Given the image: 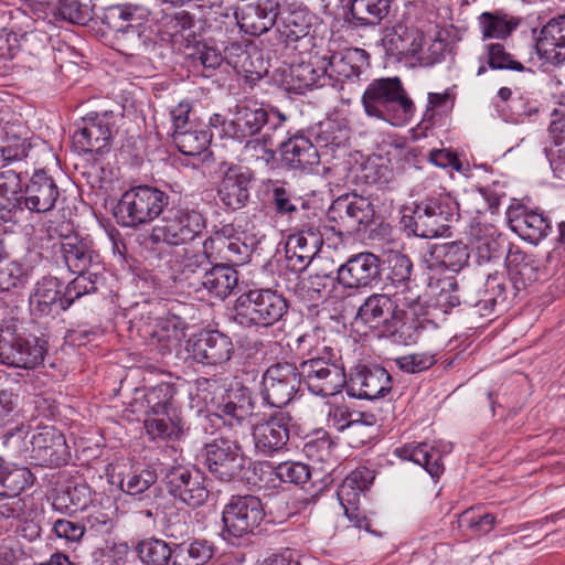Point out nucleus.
<instances>
[{"instance_id": "nucleus-1", "label": "nucleus", "mask_w": 565, "mask_h": 565, "mask_svg": "<svg viewBox=\"0 0 565 565\" xmlns=\"http://www.w3.org/2000/svg\"><path fill=\"white\" fill-rule=\"evenodd\" d=\"M361 103L369 117L393 126L406 125L415 113V105L397 76L373 79L365 88Z\"/></svg>"}, {"instance_id": "nucleus-2", "label": "nucleus", "mask_w": 565, "mask_h": 565, "mask_svg": "<svg viewBox=\"0 0 565 565\" xmlns=\"http://www.w3.org/2000/svg\"><path fill=\"white\" fill-rule=\"evenodd\" d=\"M53 256L76 277L72 281L81 282V290L87 295L95 294L98 284L104 280L105 265L94 243L82 236L68 237L64 243L52 245Z\"/></svg>"}, {"instance_id": "nucleus-3", "label": "nucleus", "mask_w": 565, "mask_h": 565, "mask_svg": "<svg viewBox=\"0 0 565 565\" xmlns=\"http://www.w3.org/2000/svg\"><path fill=\"white\" fill-rule=\"evenodd\" d=\"M458 217V205L449 193L439 189L415 203L412 215H404L402 223L412 234L423 238L446 235L450 223Z\"/></svg>"}, {"instance_id": "nucleus-4", "label": "nucleus", "mask_w": 565, "mask_h": 565, "mask_svg": "<svg viewBox=\"0 0 565 565\" xmlns=\"http://www.w3.org/2000/svg\"><path fill=\"white\" fill-rule=\"evenodd\" d=\"M297 367L300 383L317 396H334L347 383L345 370L338 352L328 345L310 350L309 358Z\"/></svg>"}, {"instance_id": "nucleus-5", "label": "nucleus", "mask_w": 565, "mask_h": 565, "mask_svg": "<svg viewBox=\"0 0 565 565\" xmlns=\"http://www.w3.org/2000/svg\"><path fill=\"white\" fill-rule=\"evenodd\" d=\"M288 312V301L271 288H254L243 292L235 303L234 321L244 328H269Z\"/></svg>"}, {"instance_id": "nucleus-6", "label": "nucleus", "mask_w": 565, "mask_h": 565, "mask_svg": "<svg viewBox=\"0 0 565 565\" xmlns=\"http://www.w3.org/2000/svg\"><path fill=\"white\" fill-rule=\"evenodd\" d=\"M170 205V195L151 185L134 186L121 195L114 216L124 227H138L163 215Z\"/></svg>"}, {"instance_id": "nucleus-7", "label": "nucleus", "mask_w": 565, "mask_h": 565, "mask_svg": "<svg viewBox=\"0 0 565 565\" xmlns=\"http://www.w3.org/2000/svg\"><path fill=\"white\" fill-rule=\"evenodd\" d=\"M205 227L206 218L199 210L169 205L160 223L152 227L149 239L153 244L180 246L195 241Z\"/></svg>"}, {"instance_id": "nucleus-8", "label": "nucleus", "mask_w": 565, "mask_h": 565, "mask_svg": "<svg viewBox=\"0 0 565 565\" xmlns=\"http://www.w3.org/2000/svg\"><path fill=\"white\" fill-rule=\"evenodd\" d=\"M287 116L275 107L237 104L226 125V136L239 143L264 132L284 130Z\"/></svg>"}, {"instance_id": "nucleus-9", "label": "nucleus", "mask_w": 565, "mask_h": 565, "mask_svg": "<svg viewBox=\"0 0 565 565\" xmlns=\"http://www.w3.org/2000/svg\"><path fill=\"white\" fill-rule=\"evenodd\" d=\"M70 281L65 287L63 281L53 276H43L36 281L30 295V305L35 316H58L66 311L76 300L86 296L81 290V282Z\"/></svg>"}, {"instance_id": "nucleus-10", "label": "nucleus", "mask_w": 565, "mask_h": 565, "mask_svg": "<svg viewBox=\"0 0 565 565\" xmlns=\"http://www.w3.org/2000/svg\"><path fill=\"white\" fill-rule=\"evenodd\" d=\"M204 466L216 479L225 482L241 477L245 466V456L239 437L221 435L203 447Z\"/></svg>"}, {"instance_id": "nucleus-11", "label": "nucleus", "mask_w": 565, "mask_h": 565, "mask_svg": "<svg viewBox=\"0 0 565 565\" xmlns=\"http://www.w3.org/2000/svg\"><path fill=\"white\" fill-rule=\"evenodd\" d=\"M264 519L265 511L259 498L233 495L222 512L225 539L236 540L254 534Z\"/></svg>"}, {"instance_id": "nucleus-12", "label": "nucleus", "mask_w": 565, "mask_h": 565, "mask_svg": "<svg viewBox=\"0 0 565 565\" xmlns=\"http://www.w3.org/2000/svg\"><path fill=\"white\" fill-rule=\"evenodd\" d=\"M255 402L252 391L236 384L226 390L216 403L215 416L223 423L224 428L236 437H244L249 430L248 418L253 415Z\"/></svg>"}, {"instance_id": "nucleus-13", "label": "nucleus", "mask_w": 565, "mask_h": 565, "mask_svg": "<svg viewBox=\"0 0 565 565\" xmlns=\"http://www.w3.org/2000/svg\"><path fill=\"white\" fill-rule=\"evenodd\" d=\"M113 111L90 113L75 122L73 146L78 153L102 154L110 147Z\"/></svg>"}, {"instance_id": "nucleus-14", "label": "nucleus", "mask_w": 565, "mask_h": 565, "mask_svg": "<svg viewBox=\"0 0 565 565\" xmlns=\"http://www.w3.org/2000/svg\"><path fill=\"white\" fill-rule=\"evenodd\" d=\"M163 482L171 497L190 508L203 505L209 498L210 492L200 470L172 466L164 473Z\"/></svg>"}, {"instance_id": "nucleus-15", "label": "nucleus", "mask_w": 565, "mask_h": 565, "mask_svg": "<svg viewBox=\"0 0 565 565\" xmlns=\"http://www.w3.org/2000/svg\"><path fill=\"white\" fill-rule=\"evenodd\" d=\"M186 351L195 362L215 366L231 359L234 345L225 333L215 329H202L189 338Z\"/></svg>"}, {"instance_id": "nucleus-16", "label": "nucleus", "mask_w": 565, "mask_h": 565, "mask_svg": "<svg viewBox=\"0 0 565 565\" xmlns=\"http://www.w3.org/2000/svg\"><path fill=\"white\" fill-rule=\"evenodd\" d=\"M300 384L298 367L295 364H273L263 375V398L271 407L281 408L291 402Z\"/></svg>"}, {"instance_id": "nucleus-17", "label": "nucleus", "mask_w": 565, "mask_h": 565, "mask_svg": "<svg viewBox=\"0 0 565 565\" xmlns=\"http://www.w3.org/2000/svg\"><path fill=\"white\" fill-rule=\"evenodd\" d=\"M391 374L380 365H356L347 379L349 396L374 401L385 397L393 387Z\"/></svg>"}, {"instance_id": "nucleus-18", "label": "nucleus", "mask_w": 565, "mask_h": 565, "mask_svg": "<svg viewBox=\"0 0 565 565\" xmlns=\"http://www.w3.org/2000/svg\"><path fill=\"white\" fill-rule=\"evenodd\" d=\"M221 180L216 188V196L221 204L230 211H237L246 206L250 198L252 173L248 169L222 162L220 167Z\"/></svg>"}, {"instance_id": "nucleus-19", "label": "nucleus", "mask_w": 565, "mask_h": 565, "mask_svg": "<svg viewBox=\"0 0 565 565\" xmlns=\"http://www.w3.org/2000/svg\"><path fill=\"white\" fill-rule=\"evenodd\" d=\"M30 458L40 467L56 468L71 459L70 448L64 435L53 427H44L31 439Z\"/></svg>"}, {"instance_id": "nucleus-20", "label": "nucleus", "mask_w": 565, "mask_h": 565, "mask_svg": "<svg viewBox=\"0 0 565 565\" xmlns=\"http://www.w3.org/2000/svg\"><path fill=\"white\" fill-rule=\"evenodd\" d=\"M291 417L286 412H275L267 419L252 426L255 449L264 456H273L282 450L289 440Z\"/></svg>"}, {"instance_id": "nucleus-21", "label": "nucleus", "mask_w": 565, "mask_h": 565, "mask_svg": "<svg viewBox=\"0 0 565 565\" xmlns=\"http://www.w3.org/2000/svg\"><path fill=\"white\" fill-rule=\"evenodd\" d=\"M239 274L230 264L212 265L209 271L203 273L201 280L192 284L193 294L200 298L225 300L238 287Z\"/></svg>"}, {"instance_id": "nucleus-22", "label": "nucleus", "mask_w": 565, "mask_h": 565, "mask_svg": "<svg viewBox=\"0 0 565 565\" xmlns=\"http://www.w3.org/2000/svg\"><path fill=\"white\" fill-rule=\"evenodd\" d=\"M380 278V259L370 252L352 255L337 270L335 280L345 289L372 286Z\"/></svg>"}, {"instance_id": "nucleus-23", "label": "nucleus", "mask_w": 565, "mask_h": 565, "mask_svg": "<svg viewBox=\"0 0 565 565\" xmlns=\"http://www.w3.org/2000/svg\"><path fill=\"white\" fill-rule=\"evenodd\" d=\"M184 322L179 319L141 318L138 333L149 345L154 347L162 355L171 353L182 337Z\"/></svg>"}, {"instance_id": "nucleus-24", "label": "nucleus", "mask_w": 565, "mask_h": 565, "mask_svg": "<svg viewBox=\"0 0 565 565\" xmlns=\"http://www.w3.org/2000/svg\"><path fill=\"white\" fill-rule=\"evenodd\" d=\"M60 195L55 180L45 170H35L24 186L23 210L33 213L52 211Z\"/></svg>"}, {"instance_id": "nucleus-25", "label": "nucleus", "mask_w": 565, "mask_h": 565, "mask_svg": "<svg viewBox=\"0 0 565 565\" xmlns=\"http://www.w3.org/2000/svg\"><path fill=\"white\" fill-rule=\"evenodd\" d=\"M288 138L279 143L281 160L289 169L303 171L320 163L321 152L307 131H288Z\"/></svg>"}, {"instance_id": "nucleus-26", "label": "nucleus", "mask_w": 565, "mask_h": 565, "mask_svg": "<svg viewBox=\"0 0 565 565\" xmlns=\"http://www.w3.org/2000/svg\"><path fill=\"white\" fill-rule=\"evenodd\" d=\"M1 130L0 167L4 168L25 159L33 143L32 131L19 120L4 122Z\"/></svg>"}, {"instance_id": "nucleus-27", "label": "nucleus", "mask_w": 565, "mask_h": 565, "mask_svg": "<svg viewBox=\"0 0 565 565\" xmlns=\"http://www.w3.org/2000/svg\"><path fill=\"white\" fill-rule=\"evenodd\" d=\"M508 221L510 228L531 244H537L552 231V223L547 216L523 205L509 209Z\"/></svg>"}, {"instance_id": "nucleus-28", "label": "nucleus", "mask_w": 565, "mask_h": 565, "mask_svg": "<svg viewBox=\"0 0 565 565\" xmlns=\"http://www.w3.org/2000/svg\"><path fill=\"white\" fill-rule=\"evenodd\" d=\"M505 265L514 295L526 289L539 279L540 260L533 254L522 250L516 245H510L505 256Z\"/></svg>"}, {"instance_id": "nucleus-29", "label": "nucleus", "mask_w": 565, "mask_h": 565, "mask_svg": "<svg viewBox=\"0 0 565 565\" xmlns=\"http://www.w3.org/2000/svg\"><path fill=\"white\" fill-rule=\"evenodd\" d=\"M323 58H326L328 72L331 74V84L329 85L332 87L337 86L340 78H359L370 65L369 53L358 47L333 52Z\"/></svg>"}, {"instance_id": "nucleus-30", "label": "nucleus", "mask_w": 565, "mask_h": 565, "mask_svg": "<svg viewBox=\"0 0 565 565\" xmlns=\"http://www.w3.org/2000/svg\"><path fill=\"white\" fill-rule=\"evenodd\" d=\"M279 17V0H258L242 9L238 25L247 34L259 36L269 31Z\"/></svg>"}, {"instance_id": "nucleus-31", "label": "nucleus", "mask_w": 565, "mask_h": 565, "mask_svg": "<svg viewBox=\"0 0 565 565\" xmlns=\"http://www.w3.org/2000/svg\"><path fill=\"white\" fill-rule=\"evenodd\" d=\"M23 185L21 174L14 170L0 172V224L18 223L23 212Z\"/></svg>"}, {"instance_id": "nucleus-32", "label": "nucleus", "mask_w": 565, "mask_h": 565, "mask_svg": "<svg viewBox=\"0 0 565 565\" xmlns=\"http://www.w3.org/2000/svg\"><path fill=\"white\" fill-rule=\"evenodd\" d=\"M289 77L290 88L299 94L331 84V74L323 56H315L309 62L291 65Z\"/></svg>"}, {"instance_id": "nucleus-33", "label": "nucleus", "mask_w": 565, "mask_h": 565, "mask_svg": "<svg viewBox=\"0 0 565 565\" xmlns=\"http://www.w3.org/2000/svg\"><path fill=\"white\" fill-rule=\"evenodd\" d=\"M536 51L553 63L565 61V13L553 17L543 25L536 40Z\"/></svg>"}, {"instance_id": "nucleus-34", "label": "nucleus", "mask_w": 565, "mask_h": 565, "mask_svg": "<svg viewBox=\"0 0 565 565\" xmlns=\"http://www.w3.org/2000/svg\"><path fill=\"white\" fill-rule=\"evenodd\" d=\"M402 315L396 310L392 297L384 294H373L359 307L358 318L372 328L383 327V332L391 323H396Z\"/></svg>"}, {"instance_id": "nucleus-35", "label": "nucleus", "mask_w": 565, "mask_h": 565, "mask_svg": "<svg viewBox=\"0 0 565 565\" xmlns=\"http://www.w3.org/2000/svg\"><path fill=\"white\" fill-rule=\"evenodd\" d=\"M6 365L34 369L44 361L46 342L38 338H23L14 333L10 342Z\"/></svg>"}, {"instance_id": "nucleus-36", "label": "nucleus", "mask_w": 565, "mask_h": 565, "mask_svg": "<svg viewBox=\"0 0 565 565\" xmlns=\"http://www.w3.org/2000/svg\"><path fill=\"white\" fill-rule=\"evenodd\" d=\"M392 0H350L347 20L356 28H374L388 17Z\"/></svg>"}, {"instance_id": "nucleus-37", "label": "nucleus", "mask_w": 565, "mask_h": 565, "mask_svg": "<svg viewBox=\"0 0 565 565\" xmlns=\"http://www.w3.org/2000/svg\"><path fill=\"white\" fill-rule=\"evenodd\" d=\"M561 116L553 119L548 127L551 146L545 148V154L554 175L565 179V105L555 109L553 116Z\"/></svg>"}, {"instance_id": "nucleus-38", "label": "nucleus", "mask_w": 565, "mask_h": 565, "mask_svg": "<svg viewBox=\"0 0 565 565\" xmlns=\"http://www.w3.org/2000/svg\"><path fill=\"white\" fill-rule=\"evenodd\" d=\"M424 35L415 28L395 24L383 39L384 47L393 55L415 56L423 46Z\"/></svg>"}, {"instance_id": "nucleus-39", "label": "nucleus", "mask_w": 565, "mask_h": 565, "mask_svg": "<svg viewBox=\"0 0 565 565\" xmlns=\"http://www.w3.org/2000/svg\"><path fill=\"white\" fill-rule=\"evenodd\" d=\"M394 454L401 459L409 460L422 466L433 479H438L444 472L439 450L426 443L404 445L396 448Z\"/></svg>"}, {"instance_id": "nucleus-40", "label": "nucleus", "mask_w": 565, "mask_h": 565, "mask_svg": "<svg viewBox=\"0 0 565 565\" xmlns=\"http://www.w3.org/2000/svg\"><path fill=\"white\" fill-rule=\"evenodd\" d=\"M318 250L317 237L311 236L306 241L300 234H290L285 245L286 265L290 270L301 273L309 266Z\"/></svg>"}, {"instance_id": "nucleus-41", "label": "nucleus", "mask_w": 565, "mask_h": 565, "mask_svg": "<svg viewBox=\"0 0 565 565\" xmlns=\"http://www.w3.org/2000/svg\"><path fill=\"white\" fill-rule=\"evenodd\" d=\"M143 427L151 440L178 439L183 433L180 412H167L162 415L146 413Z\"/></svg>"}, {"instance_id": "nucleus-42", "label": "nucleus", "mask_w": 565, "mask_h": 565, "mask_svg": "<svg viewBox=\"0 0 565 565\" xmlns=\"http://www.w3.org/2000/svg\"><path fill=\"white\" fill-rule=\"evenodd\" d=\"M373 480V471L366 467H359L344 478L338 488L337 497L345 512H348L350 507L358 504L361 494Z\"/></svg>"}, {"instance_id": "nucleus-43", "label": "nucleus", "mask_w": 565, "mask_h": 565, "mask_svg": "<svg viewBox=\"0 0 565 565\" xmlns=\"http://www.w3.org/2000/svg\"><path fill=\"white\" fill-rule=\"evenodd\" d=\"M278 31L287 42H296L309 33L311 17L300 7L290 9L279 4Z\"/></svg>"}, {"instance_id": "nucleus-44", "label": "nucleus", "mask_w": 565, "mask_h": 565, "mask_svg": "<svg viewBox=\"0 0 565 565\" xmlns=\"http://www.w3.org/2000/svg\"><path fill=\"white\" fill-rule=\"evenodd\" d=\"M177 393L175 384L169 382L145 387L142 396L146 405L145 414L162 415L167 412H180L175 405Z\"/></svg>"}, {"instance_id": "nucleus-45", "label": "nucleus", "mask_w": 565, "mask_h": 565, "mask_svg": "<svg viewBox=\"0 0 565 565\" xmlns=\"http://www.w3.org/2000/svg\"><path fill=\"white\" fill-rule=\"evenodd\" d=\"M172 140L182 154L196 157L209 150L212 134L207 127L195 125L178 132H172Z\"/></svg>"}, {"instance_id": "nucleus-46", "label": "nucleus", "mask_w": 565, "mask_h": 565, "mask_svg": "<svg viewBox=\"0 0 565 565\" xmlns=\"http://www.w3.org/2000/svg\"><path fill=\"white\" fill-rule=\"evenodd\" d=\"M430 256L434 265L458 273L469 260V252L466 244L460 241L434 244L430 247Z\"/></svg>"}, {"instance_id": "nucleus-47", "label": "nucleus", "mask_w": 565, "mask_h": 565, "mask_svg": "<svg viewBox=\"0 0 565 565\" xmlns=\"http://www.w3.org/2000/svg\"><path fill=\"white\" fill-rule=\"evenodd\" d=\"M92 502V489L85 481H70L53 500L58 511L84 510Z\"/></svg>"}, {"instance_id": "nucleus-48", "label": "nucleus", "mask_w": 565, "mask_h": 565, "mask_svg": "<svg viewBox=\"0 0 565 565\" xmlns=\"http://www.w3.org/2000/svg\"><path fill=\"white\" fill-rule=\"evenodd\" d=\"M214 242L213 237H209L204 241L203 252H185L182 263H181V280L186 284L189 294H193L192 284L194 280H201L203 273L209 271L212 267V263L210 259L206 249L209 248V244Z\"/></svg>"}, {"instance_id": "nucleus-49", "label": "nucleus", "mask_w": 565, "mask_h": 565, "mask_svg": "<svg viewBox=\"0 0 565 565\" xmlns=\"http://www.w3.org/2000/svg\"><path fill=\"white\" fill-rule=\"evenodd\" d=\"M270 204L278 217L292 220L299 215L300 209L307 203L284 183L275 182L269 191Z\"/></svg>"}, {"instance_id": "nucleus-50", "label": "nucleus", "mask_w": 565, "mask_h": 565, "mask_svg": "<svg viewBox=\"0 0 565 565\" xmlns=\"http://www.w3.org/2000/svg\"><path fill=\"white\" fill-rule=\"evenodd\" d=\"M478 20L483 40H504L510 36L520 24L518 18L509 17L501 11L482 12Z\"/></svg>"}, {"instance_id": "nucleus-51", "label": "nucleus", "mask_w": 565, "mask_h": 565, "mask_svg": "<svg viewBox=\"0 0 565 565\" xmlns=\"http://www.w3.org/2000/svg\"><path fill=\"white\" fill-rule=\"evenodd\" d=\"M143 21L145 20H139L127 23L125 29H120L115 32V45L119 53L126 56H134L146 49L148 36L146 35Z\"/></svg>"}, {"instance_id": "nucleus-52", "label": "nucleus", "mask_w": 565, "mask_h": 565, "mask_svg": "<svg viewBox=\"0 0 565 565\" xmlns=\"http://www.w3.org/2000/svg\"><path fill=\"white\" fill-rule=\"evenodd\" d=\"M274 136L275 134L268 131L263 132L260 137L256 136L244 140L242 154L245 160L257 166H273L276 160Z\"/></svg>"}, {"instance_id": "nucleus-53", "label": "nucleus", "mask_w": 565, "mask_h": 565, "mask_svg": "<svg viewBox=\"0 0 565 565\" xmlns=\"http://www.w3.org/2000/svg\"><path fill=\"white\" fill-rule=\"evenodd\" d=\"M353 194L341 195L335 199L327 212L328 222L331 224L330 228L339 234H353L355 233V220L353 217Z\"/></svg>"}, {"instance_id": "nucleus-54", "label": "nucleus", "mask_w": 565, "mask_h": 565, "mask_svg": "<svg viewBox=\"0 0 565 565\" xmlns=\"http://www.w3.org/2000/svg\"><path fill=\"white\" fill-rule=\"evenodd\" d=\"M148 11L138 4L124 3L106 8L103 23L114 32L125 29L127 23L139 20H147Z\"/></svg>"}, {"instance_id": "nucleus-55", "label": "nucleus", "mask_w": 565, "mask_h": 565, "mask_svg": "<svg viewBox=\"0 0 565 565\" xmlns=\"http://www.w3.org/2000/svg\"><path fill=\"white\" fill-rule=\"evenodd\" d=\"M392 300L396 305V310L399 311L402 317L409 310L413 316L419 317L426 313V301L423 299L420 287L411 280L405 286L395 287Z\"/></svg>"}, {"instance_id": "nucleus-56", "label": "nucleus", "mask_w": 565, "mask_h": 565, "mask_svg": "<svg viewBox=\"0 0 565 565\" xmlns=\"http://www.w3.org/2000/svg\"><path fill=\"white\" fill-rule=\"evenodd\" d=\"M93 0H58L54 14L77 25H87L94 17Z\"/></svg>"}, {"instance_id": "nucleus-57", "label": "nucleus", "mask_w": 565, "mask_h": 565, "mask_svg": "<svg viewBox=\"0 0 565 565\" xmlns=\"http://www.w3.org/2000/svg\"><path fill=\"white\" fill-rule=\"evenodd\" d=\"M310 138H315V146L318 150H320L321 156L328 150L331 152L334 151L335 148H339L344 141V131L340 128V126L330 119L324 121H320L316 127L310 128L307 131Z\"/></svg>"}, {"instance_id": "nucleus-58", "label": "nucleus", "mask_w": 565, "mask_h": 565, "mask_svg": "<svg viewBox=\"0 0 565 565\" xmlns=\"http://www.w3.org/2000/svg\"><path fill=\"white\" fill-rule=\"evenodd\" d=\"M136 552L143 565H168L173 555L171 544L157 537L141 540Z\"/></svg>"}, {"instance_id": "nucleus-59", "label": "nucleus", "mask_w": 565, "mask_h": 565, "mask_svg": "<svg viewBox=\"0 0 565 565\" xmlns=\"http://www.w3.org/2000/svg\"><path fill=\"white\" fill-rule=\"evenodd\" d=\"M386 280L393 286H405L409 284L413 273L411 258L399 252H391L386 257Z\"/></svg>"}, {"instance_id": "nucleus-60", "label": "nucleus", "mask_w": 565, "mask_h": 565, "mask_svg": "<svg viewBox=\"0 0 565 565\" xmlns=\"http://www.w3.org/2000/svg\"><path fill=\"white\" fill-rule=\"evenodd\" d=\"M2 463V460L0 461ZM33 483V475L26 467H2L0 465V490L19 495Z\"/></svg>"}, {"instance_id": "nucleus-61", "label": "nucleus", "mask_w": 565, "mask_h": 565, "mask_svg": "<svg viewBox=\"0 0 565 565\" xmlns=\"http://www.w3.org/2000/svg\"><path fill=\"white\" fill-rule=\"evenodd\" d=\"M190 57L195 68L202 67L204 77H211L224 62L223 54L206 43H198Z\"/></svg>"}, {"instance_id": "nucleus-62", "label": "nucleus", "mask_w": 565, "mask_h": 565, "mask_svg": "<svg viewBox=\"0 0 565 565\" xmlns=\"http://www.w3.org/2000/svg\"><path fill=\"white\" fill-rule=\"evenodd\" d=\"M487 65L491 70L525 71V66L515 60L503 44L489 43L486 45Z\"/></svg>"}, {"instance_id": "nucleus-63", "label": "nucleus", "mask_w": 565, "mask_h": 565, "mask_svg": "<svg viewBox=\"0 0 565 565\" xmlns=\"http://www.w3.org/2000/svg\"><path fill=\"white\" fill-rule=\"evenodd\" d=\"M157 479L158 475L156 470L151 467H147L140 471H132L125 479H121L120 488L130 495H138L151 490Z\"/></svg>"}, {"instance_id": "nucleus-64", "label": "nucleus", "mask_w": 565, "mask_h": 565, "mask_svg": "<svg viewBox=\"0 0 565 565\" xmlns=\"http://www.w3.org/2000/svg\"><path fill=\"white\" fill-rule=\"evenodd\" d=\"M274 473L282 482L301 487L311 478L310 467L299 461L280 462L274 468Z\"/></svg>"}]
</instances>
